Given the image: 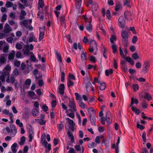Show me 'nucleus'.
I'll use <instances>...</instances> for the list:
<instances>
[{
  "label": "nucleus",
  "mask_w": 153,
  "mask_h": 153,
  "mask_svg": "<svg viewBox=\"0 0 153 153\" xmlns=\"http://www.w3.org/2000/svg\"><path fill=\"white\" fill-rule=\"evenodd\" d=\"M11 66L9 65H7L3 70L1 72V75L0 76V79L2 82H4L5 77L7 76L6 82L7 83H10V74L11 72Z\"/></svg>",
  "instance_id": "f257e3e1"
},
{
  "label": "nucleus",
  "mask_w": 153,
  "mask_h": 153,
  "mask_svg": "<svg viewBox=\"0 0 153 153\" xmlns=\"http://www.w3.org/2000/svg\"><path fill=\"white\" fill-rule=\"evenodd\" d=\"M11 66L9 65H7L3 70L1 72V75L0 76V79L2 82H4L5 77L7 76L6 82L7 83H10V74L11 72Z\"/></svg>",
  "instance_id": "f03ea898"
},
{
  "label": "nucleus",
  "mask_w": 153,
  "mask_h": 153,
  "mask_svg": "<svg viewBox=\"0 0 153 153\" xmlns=\"http://www.w3.org/2000/svg\"><path fill=\"white\" fill-rule=\"evenodd\" d=\"M69 100L68 106L69 107L71 108L70 110L72 112H74L77 111V109L76 107L75 103L74 100H71L70 98H69Z\"/></svg>",
  "instance_id": "7ed1b4c3"
},
{
  "label": "nucleus",
  "mask_w": 153,
  "mask_h": 153,
  "mask_svg": "<svg viewBox=\"0 0 153 153\" xmlns=\"http://www.w3.org/2000/svg\"><path fill=\"white\" fill-rule=\"evenodd\" d=\"M89 50L90 52L93 53L94 51H97V46L96 41L94 40H92L91 42L90 47Z\"/></svg>",
  "instance_id": "20e7f679"
},
{
  "label": "nucleus",
  "mask_w": 153,
  "mask_h": 153,
  "mask_svg": "<svg viewBox=\"0 0 153 153\" xmlns=\"http://www.w3.org/2000/svg\"><path fill=\"white\" fill-rule=\"evenodd\" d=\"M45 26H44L42 27L39 28V41L41 40L44 37V31H45Z\"/></svg>",
  "instance_id": "39448f33"
},
{
  "label": "nucleus",
  "mask_w": 153,
  "mask_h": 153,
  "mask_svg": "<svg viewBox=\"0 0 153 153\" xmlns=\"http://www.w3.org/2000/svg\"><path fill=\"white\" fill-rule=\"evenodd\" d=\"M118 21L119 23V25L121 28H123L125 25V21L123 16H121L119 18Z\"/></svg>",
  "instance_id": "423d86ee"
},
{
  "label": "nucleus",
  "mask_w": 153,
  "mask_h": 153,
  "mask_svg": "<svg viewBox=\"0 0 153 153\" xmlns=\"http://www.w3.org/2000/svg\"><path fill=\"white\" fill-rule=\"evenodd\" d=\"M41 144L43 145L45 148H47L48 151L46 150V152H49L50 151L51 149V144H49L48 145V146H47L48 143L46 140L43 141L42 142H41Z\"/></svg>",
  "instance_id": "0eeeda50"
},
{
  "label": "nucleus",
  "mask_w": 153,
  "mask_h": 153,
  "mask_svg": "<svg viewBox=\"0 0 153 153\" xmlns=\"http://www.w3.org/2000/svg\"><path fill=\"white\" fill-rule=\"evenodd\" d=\"M12 31V28L7 23L5 24L4 31L5 33H7Z\"/></svg>",
  "instance_id": "6e6552de"
},
{
  "label": "nucleus",
  "mask_w": 153,
  "mask_h": 153,
  "mask_svg": "<svg viewBox=\"0 0 153 153\" xmlns=\"http://www.w3.org/2000/svg\"><path fill=\"white\" fill-rule=\"evenodd\" d=\"M10 127L11 129L10 135L12 137H13L17 132L16 128L15 126L12 124H10Z\"/></svg>",
  "instance_id": "1a4fd4ad"
},
{
  "label": "nucleus",
  "mask_w": 153,
  "mask_h": 153,
  "mask_svg": "<svg viewBox=\"0 0 153 153\" xmlns=\"http://www.w3.org/2000/svg\"><path fill=\"white\" fill-rule=\"evenodd\" d=\"M65 85L64 84H61L58 87V91L60 94L63 95L64 93Z\"/></svg>",
  "instance_id": "9d476101"
},
{
  "label": "nucleus",
  "mask_w": 153,
  "mask_h": 153,
  "mask_svg": "<svg viewBox=\"0 0 153 153\" xmlns=\"http://www.w3.org/2000/svg\"><path fill=\"white\" fill-rule=\"evenodd\" d=\"M91 124L94 126H96V120L95 115L92 114V115L89 116Z\"/></svg>",
  "instance_id": "9b49d317"
},
{
  "label": "nucleus",
  "mask_w": 153,
  "mask_h": 153,
  "mask_svg": "<svg viewBox=\"0 0 153 153\" xmlns=\"http://www.w3.org/2000/svg\"><path fill=\"white\" fill-rule=\"evenodd\" d=\"M110 113L109 112H107L106 114V120L107 123L110 125L111 123V120L110 119Z\"/></svg>",
  "instance_id": "f8f14e48"
},
{
  "label": "nucleus",
  "mask_w": 153,
  "mask_h": 153,
  "mask_svg": "<svg viewBox=\"0 0 153 153\" xmlns=\"http://www.w3.org/2000/svg\"><path fill=\"white\" fill-rule=\"evenodd\" d=\"M15 54V52L14 50H12L8 54V59L9 60H13Z\"/></svg>",
  "instance_id": "ddd939ff"
},
{
  "label": "nucleus",
  "mask_w": 153,
  "mask_h": 153,
  "mask_svg": "<svg viewBox=\"0 0 153 153\" xmlns=\"http://www.w3.org/2000/svg\"><path fill=\"white\" fill-rule=\"evenodd\" d=\"M122 39H128L129 35L126 31L122 30L121 33Z\"/></svg>",
  "instance_id": "4468645a"
},
{
  "label": "nucleus",
  "mask_w": 153,
  "mask_h": 153,
  "mask_svg": "<svg viewBox=\"0 0 153 153\" xmlns=\"http://www.w3.org/2000/svg\"><path fill=\"white\" fill-rule=\"evenodd\" d=\"M30 51L29 46L28 45L25 46L22 49L23 53L25 55H28Z\"/></svg>",
  "instance_id": "2eb2a0df"
},
{
  "label": "nucleus",
  "mask_w": 153,
  "mask_h": 153,
  "mask_svg": "<svg viewBox=\"0 0 153 153\" xmlns=\"http://www.w3.org/2000/svg\"><path fill=\"white\" fill-rule=\"evenodd\" d=\"M149 66V64L148 62H145L143 66V71L145 73L146 72V70Z\"/></svg>",
  "instance_id": "dca6fc26"
},
{
  "label": "nucleus",
  "mask_w": 153,
  "mask_h": 153,
  "mask_svg": "<svg viewBox=\"0 0 153 153\" xmlns=\"http://www.w3.org/2000/svg\"><path fill=\"white\" fill-rule=\"evenodd\" d=\"M67 134L70 139L71 143H74V140L73 134L69 131L67 132Z\"/></svg>",
  "instance_id": "f3484780"
},
{
  "label": "nucleus",
  "mask_w": 153,
  "mask_h": 153,
  "mask_svg": "<svg viewBox=\"0 0 153 153\" xmlns=\"http://www.w3.org/2000/svg\"><path fill=\"white\" fill-rule=\"evenodd\" d=\"M60 22L62 25L64 26L65 28H66L65 22V18L64 16H61L60 18Z\"/></svg>",
  "instance_id": "a211bd4d"
},
{
  "label": "nucleus",
  "mask_w": 153,
  "mask_h": 153,
  "mask_svg": "<svg viewBox=\"0 0 153 153\" xmlns=\"http://www.w3.org/2000/svg\"><path fill=\"white\" fill-rule=\"evenodd\" d=\"M92 26L91 25V22H89L87 24L86 26V30L89 32H91L92 31Z\"/></svg>",
  "instance_id": "6ab92c4d"
},
{
  "label": "nucleus",
  "mask_w": 153,
  "mask_h": 153,
  "mask_svg": "<svg viewBox=\"0 0 153 153\" xmlns=\"http://www.w3.org/2000/svg\"><path fill=\"white\" fill-rule=\"evenodd\" d=\"M17 144L16 143H14L11 146V149L13 153H16L17 152Z\"/></svg>",
  "instance_id": "aec40b11"
},
{
  "label": "nucleus",
  "mask_w": 153,
  "mask_h": 153,
  "mask_svg": "<svg viewBox=\"0 0 153 153\" xmlns=\"http://www.w3.org/2000/svg\"><path fill=\"white\" fill-rule=\"evenodd\" d=\"M138 103L139 101L136 98H135L134 97L131 98V105H133L134 104H137Z\"/></svg>",
  "instance_id": "412c9836"
},
{
  "label": "nucleus",
  "mask_w": 153,
  "mask_h": 153,
  "mask_svg": "<svg viewBox=\"0 0 153 153\" xmlns=\"http://www.w3.org/2000/svg\"><path fill=\"white\" fill-rule=\"evenodd\" d=\"M122 42L123 45L125 47H127L128 45V39H122Z\"/></svg>",
  "instance_id": "4be33fe9"
},
{
  "label": "nucleus",
  "mask_w": 153,
  "mask_h": 153,
  "mask_svg": "<svg viewBox=\"0 0 153 153\" xmlns=\"http://www.w3.org/2000/svg\"><path fill=\"white\" fill-rule=\"evenodd\" d=\"M32 113L33 116H36L38 115L39 111L37 109L34 108L32 111Z\"/></svg>",
  "instance_id": "5701e85b"
},
{
  "label": "nucleus",
  "mask_w": 153,
  "mask_h": 153,
  "mask_svg": "<svg viewBox=\"0 0 153 153\" xmlns=\"http://www.w3.org/2000/svg\"><path fill=\"white\" fill-rule=\"evenodd\" d=\"M132 110L136 114H139L140 111L139 109L137 108L136 107H134L133 105H131Z\"/></svg>",
  "instance_id": "b1692460"
},
{
  "label": "nucleus",
  "mask_w": 153,
  "mask_h": 153,
  "mask_svg": "<svg viewBox=\"0 0 153 153\" xmlns=\"http://www.w3.org/2000/svg\"><path fill=\"white\" fill-rule=\"evenodd\" d=\"M28 126H30V130L29 131V132H30L29 134V142H31L33 139V136L32 135V133L33 132L32 129L31 128V125L30 124H29Z\"/></svg>",
  "instance_id": "393cba45"
},
{
  "label": "nucleus",
  "mask_w": 153,
  "mask_h": 153,
  "mask_svg": "<svg viewBox=\"0 0 153 153\" xmlns=\"http://www.w3.org/2000/svg\"><path fill=\"white\" fill-rule=\"evenodd\" d=\"M121 4L119 2L115 4L114 10L115 11H117L121 9Z\"/></svg>",
  "instance_id": "a878e982"
},
{
  "label": "nucleus",
  "mask_w": 153,
  "mask_h": 153,
  "mask_svg": "<svg viewBox=\"0 0 153 153\" xmlns=\"http://www.w3.org/2000/svg\"><path fill=\"white\" fill-rule=\"evenodd\" d=\"M88 111L89 116L92 115L93 114L95 115L94 110L92 107L89 108L88 109Z\"/></svg>",
  "instance_id": "bb28decb"
},
{
  "label": "nucleus",
  "mask_w": 153,
  "mask_h": 153,
  "mask_svg": "<svg viewBox=\"0 0 153 153\" xmlns=\"http://www.w3.org/2000/svg\"><path fill=\"white\" fill-rule=\"evenodd\" d=\"M3 56L1 55L0 56V63H1V64H3L5 63V64L6 60L4 56V54H3Z\"/></svg>",
  "instance_id": "cd10ccee"
},
{
  "label": "nucleus",
  "mask_w": 153,
  "mask_h": 153,
  "mask_svg": "<svg viewBox=\"0 0 153 153\" xmlns=\"http://www.w3.org/2000/svg\"><path fill=\"white\" fill-rule=\"evenodd\" d=\"M144 98L145 99H147L148 101H149L152 99V97L147 93H145Z\"/></svg>",
  "instance_id": "c85d7f7f"
},
{
  "label": "nucleus",
  "mask_w": 153,
  "mask_h": 153,
  "mask_svg": "<svg viewBox=\"0 0 153 153\" xmlns=\"http://www.w3.org/2000/svg\"><path fill=\"white\" fill-rule=\"evenodd\" d=\"M56 55L58 61H59L60 63H62V57L60 53L59 52H56Z\"/></svg>",
  "instance_id": "c756f323"
},
{
  "label": "nucleus",
  "mask_w": 153,
  "mask_h": 153,
  "mask_svg": "<svg viewBox=\"0 0 153 153\" xmlns=\"http://www.w3.org/2000/svg\"><path fill=\"white\" fill-rule=\"evenodd\" d=\"M98 7V5L97 2H94L93 4L92 5V9L93 11H94V10L95 11L97 10V8Z\"/></svg>",
  "instance_id": "7c9ffc66"
},
{
  "label": "nucleus",
  "mask_w": 153,
  "mask_h": 153,
  "mask_svg": "<svg viewBox=\"0 0 153 153\" xmlns=\"http://www.w3.org/2000/svg\"><path fill=\"white\" fill-rule=\"evenodd\" d=\"M86 53L84 52V51H83L81 54V58L82 60L84 61L86 60L87 56H86Z\"/></svg>",
  "instance_id": "2f4dec72"
},
{
  "label": "nucleus",
  "mask_w": 153,
  "mask_h": 153,
  "mask_svg": "<svg viewBox=\"0 0 153 153\" xmlns=\"http://www.w3.org/2000/svg\"><path fill=\"white\" fill-rule=\"evenodd\" d=\"M86 89L87 91H88V90L90 89V88H91L92 87V85L91 83L89 81H88L86 82Z\"/></svg>",
  "instance_id": "473e14b6"
},
{
  "label": "nucleus",
  "mask_w": 153,
  "mask_h": 153,
  "mask_svg": "<svg viewBox=\"0 0 153 153\" xmlns=\"http://www.w3.org/2000/svg\"><path fill=\"white\" fill-rule=\"evenodd\" d=\"M113 71L111 69H110L108 70H106L105 71V75L108 76L109 74H111L113 73Z\"/></svg>",
  "instance_id": "72a5a7b5"
},
{
  "label": "nucleus",
  "mask_w": 153,
  "mask_h": 153,
  "mask_svg": "<svg viewBox=\"0 0 153 153\" xmlns=\"http://www.w3.org/2000/svg\"><path fill=\"white\" fill-rule=\"evenodd\" d=\"M21 141L19 142V144L20 145H23L24 144V142L25 141V137L24 136L22 137L20 139Z\"/></svg>",
  "instance_id": "f704fd0d"
},
{
  "label": "nucleus",
  "mask_w": 153,
  "mask_h": 153,
  "mask_svg": "<svg viewBox=\"0 0 153 153\" xmlns=\"http://www.w3.org/2000/svg\"><path fill=\"white\" fill-rule=\"evenodd\" d=\"M57 127L59 131H60L64 128V126L62 123L57 124Z\"/></svg>",
  "instance_id": "c9c22d12"
},
{
  "label": "nucleus",
  "mask_w": 153,
  "mask_h": 153,
  "mask_svg": "<svg viewBox=\"0 0 153 153\" xmlns=\"http://www.w3.org/2000/svg\"><path fill=\"white\" fill-rule=\"evenodd\" d=\"M67 86L68 88H69L71 86H73L74 85V82L72 81L70 79H68V81L67 82Z\"/></svg>",
  "instance_id": "e433bc0d"
},
{
  "label": "nucleus",
  "mask_w": 153,
  "mask_h": 153,
  "mask_svg": "<svg viewBox=\"0 0 153 153\" xmlns=\"http://www.w3.org/2000/svg\"><path fill=\"white\" fill-rule=\"evenodd\" d=\"M141 104L143 108H146L147 107L148 104L145 100L142 101Z\"/></svg>",
  "instance_id": "4c0bfd02"
},
{
  "label": "nucleus",
  "mask_w": 153,
  "mask_h": 153,
  "mask_svg": "<svg viewBox=\"0 0 153 153\" xmlns=\"http://www.w3.org/2000/svg\"><path fill=\"white\" fill-rule=\"evenodd\" d=\"M110 42L112 44H114V41H116L117 38L114 35H112L111 37L110 38Z\"/></svg>",
  "instance_id": "58836bf2"
},
{
  "label": "nucleus",
  "mask_w": 153,
  "mask_h": 153,
  "mask_svg": "<svg viewBox=\"0 0 153 153\" xmlns=\"http://www.w3.org/2000/svg\"><path fill=\"white\" fill-rule=\"evenodd\" d=\"M66 119L67 120H68L69 121V123L70 124V125L72 126H74L75 125V124L74 123V121L71 119H70L69 118H66Z\"/></svg>",
  "instance_id": "ea45409f"
},
{
  "label": "nucleus",
  "mask_w": 153,
  "mask_h": 153,
  "mask_svg": "<svg viewBox=\"0 0 153 153\" xmlns=\"http://www.w3.org/2000/svg\"><path fill=\"white\" fill-rule=\"evenodd\" d=\"M114 45H112L111 47L113 50V53H115L117 51V47L116 45L114 44Z\"/></svg>",
  "instance_id": "a19ab883"
},
{
  "label": "nucleus",
  "mask_w": 153,
  "mask_h": 153,
  "mask_svg": "<svg viewBox=\"0 0 153 153\" xmlns=\"http://www.w3.org/2000/svg\"><path fill=\"white\" fill-rule=\"evenodd\" d=\"M37 16L39 17L41 20H43L44 16L43 13L42 12H40L39 11L37 13Z\"/></svg>",
  "instance_id": "79ce46f5"
},
{
  "label": "nucleus",
  "mask_w": 153,
  "mask_h": 153,
  "mask_svg": "<svg viewBox=\"0 0 153 153\" xmlns=\"http://www.w3.org/2000/svg\"><path fill=\"white\" fill-rule=\"evenodd\" d=\"M130 0H124V5L125 6L127 7H129L130 6Z\"/></svg>",
  "instance_id": "37998d69"
},
{
  "label": "nucleus",
  "mask_w": 153,
  "mask_h": 153,
  "mask_svg": "<svg viewBox=\"0 0 153 153\" xmlns=\"http://www.w3.org/2000/svg\"><path fill=\"white\" fill-rule=\"evenodd\" d=\"M79 106L82 108H85V105L84 103L82 101V100H80L79 102Z\"/></svg>",
  "instance_id": "c03bdc74"
},
{
  "label": "nucleus",
  "mask_w": 153,
  "mask_h": 153,
  "mask_svg": "<svg viewBox=\"0 0 153 153\" xmlns=\"http://www.w3.org/2000/svg\"><path fill=\"white\" fill-rule=\"evenodd\" d=\"M100 89L101 90H103L105 88V83H101L100 84Z\"/></svg>",
  "instance_id": "a18cd8bd"
},
{
  "label": "nucleus",
  "mask_w": 153,
  "mask_h": 153,
  "mask_svg": "<svg viewBox=\"0 0 153 153\" xmlns=\"http://www.w3.org/2000/svg\"><path fill=\"white\" fill-rule=\"evenodd\" d=\"M97 145L94 143L92 142L91 143H89L88 145V147L90 148H93L96 146Z\"/></svg>",
  "instance_id": "49530a36"
},
{
  "label": "nucleus",
  "mask_w": 153,
  "mask_h": 153,
  "mask_svg": "<svg viewBox=\"0 0 153 153\" xmlns=\"http://www.w3.org/2000/svg\"><path fill=\"white\" fill-rule=\"evenodd\" d=\"M13 5V2L10 1H7L5 4L6 6L8 8L12 7Z\"/></svg>",
  "instance_id": "de8ad7c7"
},
{
  "label": "nucleus",
  "mask_w": 153,
  "mask_h": 153,
  "mask_svg": "<svg viewBox=\"0 0 153 153\" xmlns=\"http://www.w3.org/2000/svg\"><path fill=\"white\" fill-rule=\"evenodd\" d=\"M36 39L35 36L33 35L30 37L29 39V41L30 42H31L33 41L36 42Z\"/></svg>",
  "instance_id": "09e8293b"
},
{
  "label": "nucleus",
  "mask_w": 153,
  "mask_h": 153,
  "mask_svg": "<svg viewBox=\"0 0 153 153\" xmlns=\"http://www.w3.org/2000/svg\"><path fill=\"white\" fill-rule=\"evenodd\" d=\"M38 5L39 7L42 8L44 7V1L42 0H39Z\"/></svg>",
  "instance_id": "8fccbe9b"
},
{
  "label": "nucleus",
  "mask_w": 153,
  "mask_h": 153,
  "mask_svg": "<svg viewBox=\"0 0 153 153\" xmlns=\"http://www.w3.org/2000/svg\"><path fill=\"white\" fill-rule=\"evenodd\" d=\"M13 75H15L16 76H17L19 74V71H18V69L17 68H16L13 71Z\"/></svg>",
  "instance_id": "3c124183"
},
{
  "label": "nucleus",
  "mask_w": 153,
  "mask_h": 153,
  "mask_svg": "<svg viewBox=\"0 0 153 153\" xmlns=\"http://www.w3.org/2000/svg\"><path fill=\"white\" fill-rule=\"evenodd\" d=\"M16 49L19 50H20L22 48V45H21L20 43L17 42L16 44Z\"/></svg>",
  "instance_id": "603ef678"
},
{
  "label": "nucleus",
  "mask_w": 153,
  "mask_h": 153,
  "mask_svg": "<svg viewBox=\"0 0 153 153\" xmlns=\"http://www.w3.org/2000/svg\"><path fill=\"white\" fill-rule=\"evenodd\" d=\"M137 127L138 128H140L141 130H143L145 128V127L142 125H140L138 122H137Z\"/></svg>",
  "instance_id": "864d4df0"
},
{
  "label": "nucleus",
  "mask_w": 153,
  "mask_h": 153,
  "mask_svg": "<svg viewBox=\"0 0 153 153\" xmlns=\"http://www.w3.org/2000/svg\"><path fill=\"white\" fill-rule=\"evenodd\" d=\"M31 83V80L29 79H27L25 82V84L26 85H30Z\"/></svg>",
  "instance_id": "5fc2aeb1"
},
{
  "label": "nucleus",
  "mask_w": 153,
  "mask_h": 153,
  "mask_svg": "<svg viewBox=\"0 0 153 153\" xmlns=\"http://www.w3.org/2000/svg\"><path fill=\"white\" fill-rule=\"evenodd\" d=\"M137 40V37L136 36H134L133 37L132 42L134 44H135Z\"/></svg>",
  "instance_id": "6e6d98bb"
},
{
  "label": "nucleus",
  "mask_w": 153,
  "mask_h": 153,
  "mask_svg": "<svg viewBox=\"0 0 153 153\" xmlns=\"http://www.w3.org/2000/svg\"><path fill=\"white\" fill-rule=\"evenodd\" d=\"M7 16L6 14H4L2 17L1 19V21L2 22H4L7 19Z\"/></svg>",
  "instance_id": "4d7b16f0"
},
{
  "label": "nucleus",
  "mask_w": 153,
  "mask_h": 153,
  "mask_svg": "<svg viewBox=\"0 0 153 153\" xmlns=\"http://www.w3.org/2000/svg\"><path fill=\"white\" fill-rule=\"evenodd\" d=\"M70 80L71 79L75 80V77L74 75L71 74H69L68 76V79Z\"/></svg>",
  "instance_id": "13d9d810"
},
{
  "label": "nucleus",
  "mask_w": 153,
  "mask_h": 153,
  "mask_svg": "<svg viewBox=\"0 0 153 153\" xmlns=\"http://www.w3.org/2000/svg\"><path fill=\"white\" fill-rule=\"evenodd\" d=\"M106 16L107 18L110 19L111 18V16L110 15V11L109 10H106Z\"/></svg>",
  "instance_id": "bf43d9fd"
},
{
  "label": "nucleus",
  "mask_w": 153,
  "mask_h": 153,
  "mask_svg": "<svg viewBox=\"0 0 153 153\" xmlns=\"http://www.w3.org/2000/svg\"><path fill=\"white\" fill-rule=\"evenodd\" d=\"M65 76V74L64 73L63 71L61 72V81L63 82L64 80V77Z\"/></svg>",
  "instance_id": "052dcab7"
},
{
  "label": "nucleus",
  "mask_w": 153,
  "mask_h": 153,
  "mask_svg": "<svg viewBox=\"0 0 153 153\" xmlns=\"http://www.w3.org/2000/svg\"><path fill=\"white\" fill-rule=\"evenodd\" d=\"M81 5V3L79 2H76V7L77 9H80Z\"/></svg>",
  "instance_id": "680f3d73"
},
{
  "label": "nucleus",
  "mask_w": 153,
  "mask_h": 153,
  "mask_svg": "<svg viewBox=\"0 0 153 153\" xmlns=\"http://www.w3.org/2000/svg\"><path fill=\"white\" fill-rule=\"evenodd\" d=\"M21 62L19 61H16L14 62V65L17 67H19L20 65Z\"/></svg>",
  "instance_id": "e2e57ef3"
},
{
  "label": "nucleus",
  "mask_w": 153,
  "mask_h": 153,
  "mask_svg": "<svg viewBox=\"0 0 153 153\" xmlns=\"http://www.w3.org/2000/svg\"><path fill=\"white\" fill-rule=\"evenodd\" d=\"M38 84L40 87L43 86L44 85V82L43 80L41 79L39 80L38 82Z\"/></svg>",
  "instance_id": "0e129e2a"
},
{
  "label": "nucleus",
  "mask_w": 153,
  "mask_h": 153,
  "mask_svg": "<svg viewBox=\"0 0 153 153\" xmlns=\"http://www.w3.org/2000/svg\"><path fill=\"white\" fill-rule=\"evenodd\" d=\"M9 49V47L7 46H5L3 49V52L5 53H7L8 52Z\"/></svg>",
  "instance_id": "69168bd1"
},
{
  "label": "nucleus",
  "mask_w": 153,
  "mask_h": 153,
  "mask_svg": "<svg viewBox=\"0 0 153 153\" xmlns=\"http://www.w3.org/2000/svg\"><path fill=\"white\" fill-rule=\"evenodd\" d=\"M133 87L134 90L135 91L139 89V86L137 84L134 85Z\"/></svg>",
  "instance_id": "338daca9"
},
{
  "label": "nucleus",
  "mask_w": 153,
  "mask_h": 153,
  "mask_svg": "<svg viewBox=\"0 0 153 153\" xmlns=\"http://www.w3.org/2000/svg\"><path fill=\"white\" fill-rule=\"evenodd\" d=\"M68 153H76L75 151L72 148H70Z\"/></svg>",
  "instance_id": "774afa93"
}]
</instances>
